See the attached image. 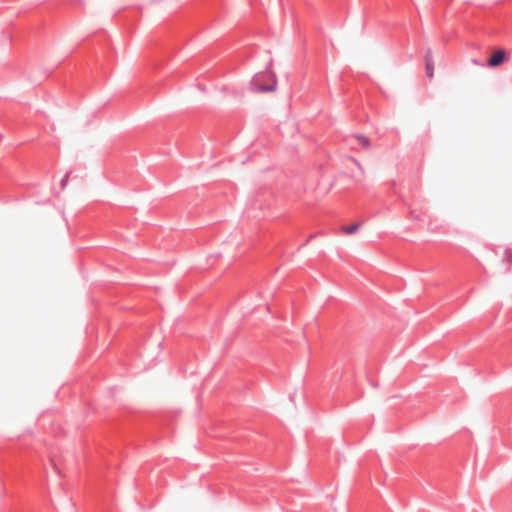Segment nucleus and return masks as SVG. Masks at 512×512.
Here are the masks:
<instances>
[{"instance_id":"obj_1","label":"nucleus","mask_w":512,"mask_h":512,"mask_svg":"<svg viewBox=\"0 0 512 512\" xmlns=\"http://www.w3.org/2000/svg\"><path fill=\"white\" fill-rule=\"evenodd\" d=\"M254 91L271 92L276 89V78L271 72H262L254 76L251 82Z\"/></svg>"},{"instance_id":"obj_2","label":"nucleus","mask_w":512,"mask_h":512,"mask_svg":"<svg viewBox=\"0 0 512 512\" xmlns=\"http://www.w3.org/2000/svg\"><path fill=\"white\" fill-rule=\"evenodd\" d=\"M506 59V52L504 49H498L488 59V66L497 67L501 65Z\"/></svg>"},{"instance_id":"obj_3","label":"nucleus","mask_w":512,"mask_h":512,"mask_svg":"<svg viewBox=\"0 0 512 512\" xmlns=\"http://www.w3.org/2000/svg\"><path fill=\"white\" fill-rule=\"evenodd\" d=\"M425 70H426L427 77L433 78V76H434V61H433V56H432V50L430 48L427 49L426 54H425Z\"/></svg>"},{"instance_id":"obj_4","label":"nucleus","mask_w":512,"mask_h":512,"mask_svg":"<svg viewBox=\"0 0 512 512\" xmlns=\"http://www.w3.org/2000/svg\"><path fill=\"white\" fill-rule=\"evenodd\" d=\"M360 226H361L360 223H354L352 225L343 226L342 231H343V233L350 235V234L355 233L360 228Z\"/></svg>"},{"instance_id":"obj_5","label":"nucleus","mask_w":512,"mask_h":512,"mask_svg":"<svg viewBox=\"0 0 512 512\" xmlns=\"http://www.w3.org/2000/svg\"><path fill=\"white\" fill-rule=\"evenodd\" d=\"M357 139H358L359 143L363 147H365V148L369 147L370 141H369V139L366 136H364V135H357Z\"/></svg>"},{"instance_id":"obj_6","label":"nucleus","mask_w":512,"mask_h":512,"mask_svg":"<svg viewBox=\"0 0 512 512\" xmlns=\"http://www.w3.org/2000/svg\"><path fill=\"white\" fill-rule=\"evenodd\" d=\"M69 176H70V172H67V173L65 174V176L62 178V180H61V182H60L61 189H64V188L66 187Z\"/></svg>"},{"instance_id":"obj_7","label":"nucleus","mask_w":512,"mask_h":512,"mask_svg":"<svg viewBox=\"0 0 512 512\" xmlns=\"http://www.w3.org/2000/svg\"><path fill=\"white\" fill-rule=\"evenodd\" d=\"M472 62L476 65L484 66V64L480 63L477 59H472Z\"/></svg>"},{"instance_id":"obj_8","label":"nucleus","mask_w":512,"mask_h":512,"mask_svg":"<svg viewBox=\"0 0 512 512\" xmlns=\"http://www.w3.org/2000/svg\"><path fill=\"white\" fill-rule=\"evenodd\" d=\"M506 260H507V263H509L512 260V258L507 257Z\"/></svg>"}]
</instances>
